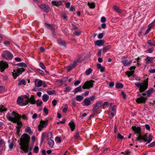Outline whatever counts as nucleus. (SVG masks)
I'll return each instance as SVG.
<instances>
[{"mask_svg": "<svg viewBox=\"0 0 155 155\" xmlns=\"http://www.w3.org/2000/svg\"><path fill=\"white\" fill-rule=\"evenodd\" d=\"M132 128L136 133L138 134V137L136 138L137 141H139L140 142H141L143 140L144 142H147L146 144H147L149 143L152 140V137L150 135L149 136V139L147 140V135H141L140 134L141 128L140 127L132 126Z\"/></svg>", "mask_w": 155, "mask_h": 155, "instance_id": "obj_1", "label": "nucleus"}, {"mask_svg": "<svg viewBox=\"0 0 155 155\" xmlns=\"http://www.w3.org/2000/svg\"><path fill=\"white\" fill-rule=\"evenodd\" d=\"M20 140L21 143V149L25 152H27L29 149V141L27 135L26 134H23L21 135Z\"/></svg>", "mask_w": 155, "mask_h": 155, "instance_id": "obj_2", "label": "nucleus"}, {"mask_svg": "<svg viewBox=\"0 0 155 155\" xmlns=\"http://www.w3.org/2000/svg\"><path fill=\"white\" fill-rule=\"evenodd\" d=\"M148 78L144 81L143 82H137L135 83V85L139 88V90L140 92H142L146 90L148 87Z\"/></svg>", "mask_w": 155, "mask_h": 155, "instance_id": "obj_3", "label": "nucleus"}, {"mask_svg": "<svg viewBox=\"0 0 155 155\" xmlns=\"http://www.w3.org/2000/svg\"><path fill=\"white\" fill-rule=\"evenodd\" d=\"M20 115L18 114L13 111L8 112L6 115V117L10 121L13 123H15L17 122V120L19 119Z\"/></svg>", "mask_w": 155, "mask_h": 155, "instance_id": "obj_4", "label": "nucleus"}, {"mask_svg": "<svg viewBox=\"0 0 155 155\" xmlns=\"http://www.w3.org/2000/svg\"><path fill=\"white\" fill-rule=\"evenodd\" d=\"M2 57L7 60H10L13 58L12 54L8 51H4L2 53Z\"/></svg>", "mask_w": 155, "mask_h": 155, "instance_id": "obj_5", "label": "nucleus"}, {"mask_svg": "<svg viewBox=\"0 0 155 155\" xmlns=\"http://www.w3.org/2000/svg\"><path fill=\"white\" fill-rule=\"evenodd\" d=\"M95 98V97L94 95H92L90 97H87L85 98L83 101V106H88L91 104V101H94Z\"/></svg>", "mask_w": 155, "mask_h": 155, "instance_id": "obj_6", "label": "nucleus"}, {"mask_svg": "<svg viewBox=\"0 0 155 155\" xmlns=\"http://www.w3.org/2000/svg\"><path fill=\"white\" fill-rule=\"evenodd\" d=\"M95 81L92 80L86 81L83 85L82 88L84 89H89L93 87L94 86L93 83Z\"/></svg>", "mask_w": 155, "mask_h": 155, "instance_id": "obj_7", "label": "nucleus"}, {"mask_svg": "<svg viewBox=\"0 0 155 155\" xmlns=\"http://www.w3.org/2000/svg\"><path fill=\"white\" fill-rule=\"evenodd\" d=\"M25 71V69L23 68H18L16 71L14 70V72H12V75L14 79H16L17 76L21 74L23 72Z\"/></svg>", "mask_w": 155, "mask_h": 155, "instance_id": "obj_8", "label": "nucleus"}, {"mask_svg": "<svg viewBox=\"0 0 155 155\" xmlns=\"http://www.w3.org/2000/svg\"><path fill=\"white\" fill-rule=\"evenodd\" d=\"M8 67V64L7 62L1 61L0 62V71L3 72Z\"/></svg>", "mask_w": 155, "mask_h": 155, "instance_id": "obj_9", "label": "nucleus"}, {"mask_svg": "<svg viewBox=\"0 0 155 155\" xmlns=\"http://www.w3.org/2000/svg\"><path fill=\"white\" fill-rule=\"evenodd\" d=\"M48 124V120H41L40 122V124L38 126V129L39 131H41L44 128L46 127Z\"/></svg>", "mask_w": 155, "mask_h": 155, "instance_id": "obj_10", "label": "nucleus"}, {"mask_svg": "<svg viewBox=\"0 0 155 155\" xmlns=\"http://www.w3.org/2000/svg\"><path fill=\"white\" fill-rule=\"evenodd\" d=\"M102 106V103L101 101H100L96 103L94 108L92 109V111L95 113Z\"/></svg>", "mask_w": 155, "mask_h": 155, "instance_id": "obj_11", "label": "nucleus"}, {"mask_svg": "<svg viewBox=\"0 0 155 155\" xmlns=\"http://www.w3.org/2000/svg\"><path fill=\"white\" fill-rule=\"evenodd\" d=\"M117 106L116 105H114L111 107V110L109 112V118L112 119L116 114Z\"/></svg>", "mask_w": 155, "mask_h": 155, "instance_id": "obj_12", "label": "nucleus"}, {"mask_svg": "<svg viewBox=\"0 0 155 155\" xmlns=\"http://www.w3.org/2000/svg\"><path fill=\"white\" fill-rule=\"evenodd\" d=\"M147 99V97H144L142 96L140 97L137 98L136 100V101L139 104L144 103Z\"/></svg>", "mask_w": 155, "mask_h": 155, "instance_id": "obj_13", "label": "nucleus"}, {"mask_svg": "<svg viewBox=\"0 0 155 155\" xmlns=\"http://www.w3.org/2000/svg\"><path fill=\"white\" fill-rule=\"evenodd\" d=\"M19 119L17 120V122L15 123H17V126L16 127V128L17 129V132L18 133L19 132L20 128L22 125V123L20 121L21 118V116H19Z\"/></svg>", "mask_w": 155, "mask_h": 155, "instance_id": "obj_14", "label": "nucleus"}, {"mask_svg": "<svg viewBox=\"0 0 155 155\" xmlns=\"http://www.w3.org/2000/svg\"><path fill=\"white\" fill-rule=\"evenodd\" d=\"M39 7L46 12H48L49 11L50 7L48 5L43 4L41 5Z\"/></svg>", "mask_w": 155, "mask_h": 155, "instance_id": "obj_15", "label": "nucleus"}, {"mask_svg": "<svg viewBox=\"0 0 155 155\" xmlns=\"http://www.w3.org/2000/svg\"><path fill=\"white\" fill-rule=\"evenodd\" d=\"M34 83L35 86L38 87H40L42 85V81L41 80H38V79H35L34 81Z\"/></svg>", "mask_w": 155, "mask_h": 155, "instance_id": "obj_16", "label": "nucleus"}, {"mask_svg": "<svg viewBox=\"0 0 155 155\" xmlns=\"http://www.w3.org/2000/svg\"><path fill=\"white\" fill-rule=\"evenodd\" d=\"M51 3L53 5L58 7L62 5V2L61 1H53L51 2Z\"/></svg>", "mask_w": 155, "mask_h": 155, "instance_id": "obj_17", "label": "nucleus"}, {"mask_svg": "<svg viewBox=\"0 0 155 155\" xmlns=\"http://www.w3.org/2000/svg\"><path fill=\"white\" fill-rule=\"evenodd\" d=\"M154 58L153 57H147L145 60L146 61V64H148L152 63L153 61Z\"/></svg>", "mask_w": 155, "mask_h": 155, "instance_id": "obj_18", "label": "nucleus"}, {"mask_svg": "<svg viewBox=\"0 0 155 155\" xmlns=\"http://www.w3.org/2000/svg\"><path fill=\"white\" fill-rule=\"evenodd\" d=\"M132 62L131 60H130L129 61H128L125 58H123L122 61V62L125 66H126L132 63Z\"/></svg>", "mask_w": 155, "mask_h": 155, "instance_id": "obj_19", "label": "nucleus"}, {"mask_svg": "<svg viewBox=\"0 0 155 155\" xmlns=\"http://www.w3.org/2000/svg\"><path fill=\"white\" fill-rule=\"evenodd\" d=\"M27 98L28 99V101L31 104H34L35 103V99L34 96L33 95H32L30 98L27 97Z\"/></svg>", "mask_w": 155, "mask_h": 155, "instance_id": "obj_20", "label": "nucleus"}, {"mask_svg": "<svg viewBox=\"0 0 155 155\" xmlns=\"http://www.w3.org/2000/svg\"><path fill=\"white\" fill-rule=\"evenodd\" d=\"M104 41L102 40H97L95 42L96 45L98 46H101L104 44Z\"/></svg>", "mask_w": 155, "mask_h": 155, "instance_id": "obj_21", "label": "nucleus"}, {"mask_svg": "<svg viewBox=\"0 0 155 155\" xmlns=\"http://www.w3.org/2000/svg\"><path fill=\"white\" fill-rule=\"evenodd\" d=\"M68 125L71 128V130L72 131H73L75 128L74 121L72 120L69 123Z\"/></svg>", "mask_w": 155, "mask_h": 155, "instance_id": "obj_22", "label": "nucleus"}, {"mask_svg": "<svg viewBox=\"0 0 155 155\" xmlns=\"http://www.w3.org/2000/svg\"><path fill=\"white\" fill-rule=\"evenodd\" d=\"M57 42L59 45L61 46H64V47H66V46L65 42L61 39H58Z\"/></svg>", "mask_w": 155, "mask_h": 155, "instance_id": "obj_23", "label": "nucleus"}, {"mask_svg": "<svg viewBox=\"0 0 155 155\" xmlns=\"http://www.w3.org/2000/svg\"><path fill=\"white\" fill-rule=\"evenodd\" d=\"M49 96L46 94H44L42 97V99L44 102H47L49 99Z\"/></svg>", "mask_w": 155, "mask_h": 155, "instance_id": "obj_24", "label": "nucleus"}, {"mask_svg": "<svg viewBox=\"0 0 155 155\" xmlns=\"http://www.w3.org/2000/svg\"><path fill=\"white\" fill-rule=\"evenodd\" d=\"M82 87L81 86H80L75 89L74 92V94H75L78 92L81 91L82 90Z\"/></svg>", "mask_w": 155, "mask_h": 155, "instance_id": "obj_25", "label": "nucleus"}, {"mask_svg": "<svg viewBox=\"0 0 155 155\" xmlns=\"http://www.w3.org/2000/svg\"><path fill=\"white\" fill-rule=\"evenodd\" d=\"M154 91L153 88H151L146 91L147 97H149Z\"/></svg>", "mask_w": 155, "mask_h": 155, "instance_id": "obj_26", "label": "nucleus"}, {"mask_svg": "<svg viewBox=\"0 0 155 155\" xmlns=\"http://www.w3.org/2000/svg\"><path fill=\"white\" fill-rule=\"evenodd\" d=\"M147 43L149 45L155 47V42L152 40H148L147 41Z\"/></svg>", "mask_w": 155, "mask_h": 155, "instance_id": "obj_27", "label": "nucleus"}, {"mask_svg": "<svg viewBox=\"0 0 155 155\" xmlns=\"http://www.w3.org/2000/svg\"><path fill=\"white\" fill-rule=\"evenodd\" d=\"M48 143L51 148H53L54 145V141L50 139L48 140Z\"/></svg>", "mask_w": 155, "mask_h": 155, "instance_id": "obj_28", "label": "nucleus"}, {"mask_svg": "<svg viewBox=\"0 0 155 155\" xmlns=\"http://www.w3.org/2000/svg\"><path fill=\"white\" fill-rule=\"evenodd\" d=\"M24 99L21 97H18L17 102V103L20 105V104H22L23 102Z\"/></svg>", "mask_w": 155, "mask_h": 155, "instance_id": "obj_29", "label": "nucleus"}, {"mask_svg": "<svg viewBox=\"0 0 155 155\" xmlns=\"http://www.w3.org/2000/svg\"><path fill=\"white\" fill-rule=\"evenodd\" d=\"M44 25L47 28H49V29L51 30H53L54 29V28L52 26V25L50 24H48L46 23H44Z\"/></svg>", "mask_w": 155, "mask_h": 155, "instance_id": "obj_30", "label": "nucleus"}, {"mask_svg": "<svg viewBox=\"0 0 155 155\" xmlns=\"http://www.w3.org/2000/svg\"><path fill=\"white\" fill-rule=\"evenodd\" d=\"M123 85L120 83H117L115 85V87L117 88H122L123 87Z\"/></svg>", "mask_w": 155, "mask_h": 155, "instance_id": "obj_31", "label": "nucleus"}, {"mask_svg": "<svg viewBox=\"0 0 155 155\" xmlns=\"http://www.w3.org/2000/svg\"><path fill=\"white\" fill-rule=\"evenodd\" d=\"M111 47V46L110 45H107V46H105L102 49L103 51V52L104 53L107 50L109 49Z\"/></svg>", "mask_w": 155, "mask_h": 155, "instance_id": "obj_32", "label": "nucleus"}, {"mask_svg": "<svg viewBox=\"0 0 155 155\" xmlns=\"http://www.w3.org/2000/svg\"><path fill=\"white\" fill-rule=\"evenodd\" d=\"M25 131L26 132L30 134H31L32 133L31 128L28 127H27L26 128Z\"/></svg>", "mask_w": 155, "mask_h": 155, "instance_id": "obj_33", "label": "nucleus"}, {"mask_svg": "<svg viewBox=\"0 0 155 155\" xmlns=\"http://www.w3.org/2000/svg\"><path fill=\"white\" fill-rule=\"evenodd\" d=\"M152 27V26L151 25H150V24L148 25V28L146 30L145 33L144 34V35L147 34L149 32Z\"/></svg>", "mask_w": 155, "mask_h": 155, "instance_id": "obj_34", "label": "nucleus"}, {"mask_svg": "<svg viewBox=\"0 0 155 155\" xmlns=\"http://www.w3.org/2000/svg\"><path fill=\"white\" fill-rule=\"evenodd\" d=\"M114 9L117 12L119 13H120L122 12V11L116 5H114L113 6Z\"/></svg>", "mask_w": 155, "mask_h": 155, "instance_id": "obj_35", "label": "nucleus"}, {"mask_svg": "<svg viewBox=\"0 0 155 155\" xmlns=\"http://www.w3.org/2000/svg\"><path fill=\"white\" fill-rule=\"evenodd\" d=\"M83 97L80 95H77L76 97V100L78 101H81L83 99Z\"/></svg>", "mask_w": 155, "mask_h": 155, "instance_id": "obj_36", "label": "nucleus"}, {"mask_svg": "<svg viewBox=\"0 0 155 155\" xmlns=\"http://www.w3.org/2000/svg\"><path fill=\"white\" fill-rule=\"evenodd\" d=\"M28 99L27 98V96L26 97V99H25L24 101V100L23 102H22V103L21 104V105L22 106H25L28 104L29 102Z\"/></svg>", "mask_w": 155, "mask_h": 155, "instance_id": "obj_37", "label": "nucleus"}, {"mask_svg": "<svg viewBox=\"0 0 155 155\" xmlns=\"http://www.w3.org/2000/svg\"><path fill=\"white\" fill-rule=\"evenodd\" d=\"M134 71H127L126 73V74L127 75L128 77H129L133 75L134 73Z\"/></svg>", "mask_w": 155, "mask_h": 155, "instance_id": "obj_38", "label": "nucleus"}, {"mask_svg": "<svg viewBox=\"0 0 155 155\" xmlns=\"http://www.w3.org/2000/svg\"><path fill=\"white\" fill-rule=\"evenodd\" d=\"M26 84V82L25 80L24 79H22L18 82V85L19 86L21 85V84L25 85Z\"/></svg>", "mask_w": 155, "mask_h": 155, "instance_id": "obj_39", "label": "nucleus"}, {"mask_svg": "<svg viewBox=\"0 0 155 155\" xmlns=\"http://www.w3.org/2000/svg\"><path fill=\"white\" fill-rule=\"evenodd\" d=\"M87 5L89 6V8H94L95 5L93 3H90L89 2H88Z\"/></svg>", "mask_w": 155, "mask_h": 155, "instance_id": "obj_40", "label": "nucleus"}, {"mask_svg": "<svg viewBox=\"0 0 155 155\" xmlns=\"http://www.w3.org/2000/svg\"><path fill=\"white\" fill-rule=\"evenodd\" d=\"M6 108L4 107V106L2 105H0V112H2L5 111L7 110Z\"/></svg>", "mask_w": 155, "mask_h": 155, "instance_id": "obj_41", "label": "nucleus"}, {"mask_svg": "<svg viewBox=\"0 0 155 155\" xmlns=\"http://www.w3.org/2000/svg\"><path fill=\"white\" fill-rule=\"evenodd\" d=\"M52 136V134L51 132H49L47 133V138L48 140L51 139Z\"/></svg>", "mask_w": 155, "mask_h": 155, "instance_id": "obj_42", "label": "nucleus"}, {"mask_svg": "<svg viewBox=\"0 0 155 155\" xmlns=\"http://www.w3.org/2000/svg\"><path fill=\"white\" fill-rule=\"evenodd\" d=\"M92 70L91 68H89L88 69L86 70L85 71V74L87 75H88L91 73Z\"/></svg>", "mask_w": 155, "mask_h": 155, "instance_id": "obj_43", "label": "nucleus"}, {"mask_svg": "<svg viewBox=\"0 0 155 155\" xmlns=\"http://www.w3.org/2000/svg\"><path fill=\"white\" fill-rule=\"evenodd\" d=\"M74 65H73L72 64H71L67 68V71H70L73 68L75 67H74Z\"/></svg>", "mask_w": 155, "mask_h": 155, "instance_id": "obj_44", "label": "nucleus"}, {"mask_svg": "<svg viewBox=\"0 0 155 155\" xmlns=\"http://www.w3.org/2000/svg\"><path fill=\"white\" fill-rule=\"evenodd\" d=\"M55 91L54 90H47V93L49 95H52L55 92Z\"/></svg>", "mask_w": 155, "mask_h": 155, "instance_id": "obj_45", "label": "nucleus"}, {"mask_svg": "<svg viewBox=\"0 0 155 155\" xmlns=\"http://www.w3.org/2000/svg\"><path fill=\"white\" fill-rule=\"evenodd\" d=\"M71 89V87H67L65 88V90L64 91L65 93H67L70 91Z\"/></svg>", "mask_w": 155, "mask_h": 155, "instance_id": "obj_46", "label": "nucleus"}, {"mask_svg": "<svg viewBox=\"0 0 155 155\" xmlns=\"http://www.w3.org/2000/svg\"><path fill=\"white\" fill-rule=\"evenodd\" d=\"M45 138V136H44V133H43L41 135V144H42L43 141L44 140Z\"/></svg>", "mask_w": 155, "mask_h": 155, "instance_id": "obj_47", "label": "nucleus"}, {"mask_svg": "<svg viewBox=\"0 0 155 155\" xmlns=\"http://www.w3.org/2000/svg\"><path fill=\"white\" fill-rule=\"evenodd\" d=\"M27 66V64L23 62H21L19 63V67H23L24 68H26Z\"/></svg>", "mask_w": 155, "mask_h": 155, "instance_id": "obj_48", "label": "nucleus"}, {"mask_svg": "<svg viewBox=\"0 0 155 155\" xmlns=\"http://www.w3.org/2000/svg\"><path fill=\"white\" fill-rule=\"evenodd\" d=\"M80 61V59L78 58L77 60L73 62V63L72 64L73 65H74V67H75L77 65V63L79 62Z\"/></svg>", "mask_w": 155, "mask_h": 155, "instance_id": "obj_49", "label": "nucleus"}, {"mask_svg": "<svg viewBox=\"0 0 155 155\" xmlns=\"http://www.w3.org/2000/svg\"><path fill=\"white\" fill-rule=\"evenodd\" d=\"M34 151L35 153H38V152L39 148L38 146H35L34 149Z\"/></svg>", "mask_w": 155, "mask_h": 155, "instance_id": "obj_50", "label": "nucleus"}, {"mask_svg": "<svg viewBox=\"0 0 155 155\" xmlns=\"http://www.w3.org/2000/svg\"><path fill=\"white\" fill-rule=\"evenodd\" d=\"M43 111L45 113V114L47 115L48 113V110L46 107H44L43 109Z\"/></svg>", "mask_w": 155, "mask_h": 155, "instance_id": "obj_51", "label": "nucleus"}, {"mask_svg": "<svg viewBox=\"0 0 155 155\" xmlns=\"http://www.w3.org/2000/svg\"><path fill=\"white\" fill-rule=\"evenodd\" d=\"M117 138L119 139L123 140L124 138V137L118 133L117 135Z\"/></svg>", "mask_w": 155, "mask_h": 155, "instance_id": "obj_52", "label": "nucleus"}, {"mask_svg": "<svg viewBox=\"0 0 155 155\" xmlns=\"http://www.w3.org/2000/svg\"><path fill=\"white\" fill-rule=\"evenodd\" d=\"M39 65L40 67H41L43 69H45V66L42 62H40L39 63Z\"/></svg>", "mask_w": 155, "mask_h": 155, "instance_id": "obj_53", "label": "nucleus"}, {"mask_svg": "<svg viewBox=\"0 0 155 155\" xmlns=\"http://www.w3.org/2000/svg\"><path fill=\"white\" fill-rule=\"evenodd\" d=\"M55 140L58 143H60L61 141L60 137H56L55 138Z\"/></svg>", "mask_w": 155, "mask_h": 155, "instance_id": "obj_54", "label": "nucleus"}, {"mask_svg": "<svg viewBox=\"0 0 155 155\" xmlns=\"http://www.w3.org/2000/svg\"><path fill=\"white\" fill-rule=\"evenodd\" d=\"M4 144V141L3 140V139L0 138V148Z\"/></svg>", "mask_w": 155, "mask_h": 155, "instance_id": "obj_55", "label": "nucleus"}, {"mask_svg": "<svg viewBox=\"0 0 155 155\" xmlns=\"http://www.w3.org/2000/svg\"><path fill=\"white\" fill-rule=\"evenodd\" d=\"M80 134V132H77L76 134L74 136L75 139H78V138L79 137Z\"/></svg>", "mask_w": 155, "mask_h": 155, "instance_id": "obj_56", "label": "nucleus"}, {"mask_svg": "<svg viewBox=\"0 0 155 155\" xmlns=\"http://www.w3.org/2000/svg\"><path fill=\"white\" fill-rule=\"evenodd\" d=\"M67 110H68V106L67 105H66L65 106L64 108L63 109L62 111L64 113H66L67 112Z\"/></svg>", "mask_w": 155, "mask_h": 155, "instance_id": "obj_57", "label": "nucleus"}, {"mask_svg": "<svg viewBox=\"0 0 155 155\" xmlns=\"http://www.w3.org/2000/svg\"><path fill=\"white\" fill-rule=\"evenodd\" d=\"M81 83V81L79 80H77L75 81L74 83V84L75 86H77L79 84Z\"/></svg>", "mask_w": 155, "mask_h": 155, "instance_id": "obj_58", "label": "nucleus"}, {"mask_svg": "<svg viewBox=\"0 0 155 155\" xmlns=\"http://www.w3.org/2000/svg\"><path fill=\"white\" fill-rule=\"evenodd\" d=\"M103 36V33H101L98 34V38L99 39H101Z\"/></svg>", "mask_w": 155, "mask_h": 155, "instance_id": "obj_59", "label": "nucleus"}, {"mask_svg": "<svg viewBox=\"0 0 155 155\" xmlns=\"http://www.w3.org/2000/svg\"><path fill=\"white\" fill-rule=\"evenodd\" d=\"M155 145V141H153L148 145V147H151Z\"/></svg>", "mask_w": 155, "mask_h": 155, "instance_id": "obj_60", "label": "nucleus"}, {"mask_svg": "<svg viewBox=\"0 0 155 155\" xmlns=\"http://www.w3.org/2000/svg\"><path fill=\"white\" fill-rule=\"evenodd\" d=\"M52 103L53 104V105L54 106H56V104H57V101L56 100H55V99L53 100L52 102Z\"/></svg>", "mask_w": 155, "mask_h": 155, "instance_id": "obj_61", "label": "nucleus"}, {"mask_svg": "<svg viewBox=\"0 0 155 155\" xmlns=\"http://www.w3.org/2000/svg\"><path fill=\"white\" fill-rule=\"evenodd\" d=\"M106 21V18L104 17H102L101 18V22L102 23H104Z\"/></svg>", "mask_w": 155, "mask_h": 155, "instance_id": "obj_62", "label": "nucleus"}, {"mask_svg": "<svg viewBox=\"0 0 155 155\" xmlns=\"http://www.w3.org/2000/svg\"><path fill=\"white\" fill-rule=\"evenodd\" d=\"M15 60L17 62H20L21 61V59L19 57H16L15 58Z\"/></svg>", "mask_w": 155, "mask_h": 155, "instance_id": "obj_63", "label": "nucleus"}, {"mask_svg": "<svg viewBox=\"0 0 155 155\" xmlns=\"http://www.w3.org/2000/svg\"><path fill=\"white\" fill-rule=\"evenodd\" d=\"M14 144L13 142L11 143L9 145V148L10 150H12Z\"/></svg>", "mask_w": 155, "mask_h": 155, "instance_id": "obj_64", "label": "nucleus"}]
</instances>
